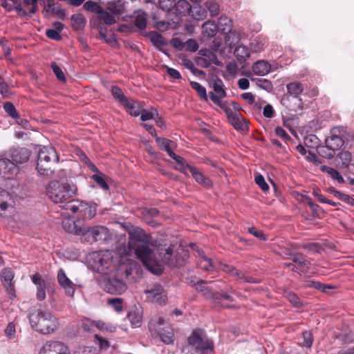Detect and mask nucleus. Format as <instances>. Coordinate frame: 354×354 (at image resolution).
<instances>
[{"instance_id":"f257e3e1","label":"nucleus","mask_w":354,"mask_h":354,"mask_svg":"<svg viewBox=\"0 0 354 354\" xmlns=\"http://www.w3.org/2000/svg\"><path fill=\"white\" fill-rule=\"evenodd\" d=\"M128 233L130 239L129 245L134 250L138 259L150 272L160 274L162 267L156 259L153 250L149 246H153L152 237L138 227H132Z\"/></svg>"},{"instance_id":"f03ea898","label":"nucleus","mask_w":354,"mask_h":354,"mask_svg":"<svg viewBox=\"0 0 354 354\" xmlns=\"http://www.w3.org/2000/svg\"><path fill=\"white\" fill-rule=\"evenodd\" d=\"M28 319L32 328L42 335L52 334L59 326L58 319L48 309H37L29 313Z\"/></svg>"},{"instance_id":"7ed1b4c3","label":"nucleus","mask_w":354,"mask_h":354,"mask_svg":"<svg viewBox=\"0 0 354 354\" xmlns=\"http://www.w3.org/2000/svg\"><path fill=\"white\" fill-rule=\"evenodd\" d=\"M59 161L55 149L51 146H44L39 149L37 169L44 176H50L53 174L52 166Z\"/></svg>"},{"instance_id":"20e7f679","label":"nucleus","mask_w":354,"mask_h":354,"mask_svg":"<svg viewBox=\"0 0 354 354\" xmlns=\"http://www.w3.org/2000/svg\"><path fill=\"white\" fill-rule=\"evenodd\" d=\"M77 191L75 185L68 183H59L57 180L51 181L47 188V196L54 203H63L73 196Z\"/></svg>"},{"instance_id":"39448f33","label":"nucleus","mask_w":354,"mask_h":354,"mask_svg":"<svg viewBox=\"0 0 354 354\" xmlns=\"http://www.w3.org/2000/svg\"><path fill=\"white\" fill-rule=\"evenodd\" d=\"M209 97L211 100L216 105H218L222 110H223L228 118L230 123L236 130L245 131L248 129V124L243 115L239 113H233L232 109L228 106L227 101H222L219 97L216 95L212 91L209 92Z\"/></svg>"},{"instance_id":"423d86ee","label":"nucleus","mask_w":354,"mask_h":354,"mask_svg":"<svg viewBox=\"0 0 354 354\" xmlns=\"http://www.w3.org/2000/svg\"><path fill=\"white\" fill-rule=\"evenodd\" d=\"M109 230L101 225L95 227L80 226L77 228L75 234L81 236V241L92 244L99 241H104L107 239Z\"/></svg>"},{"instance_id":"0eeeda50","label":"nucleus","mask_w":354,"mask_h":354,"mask_svg":"<svg viewBox=\"0 0 354 354\" xmlns=\"http://www.w3.org/2000/svg\"><path fill=\"white\" fill-rule=\"evenodd\" d=\"M89 264L92 269L102 274H106L113 269V262L109 252H95L90 254Z\"/></svg>"},{"instance_id":"6e6552de","label":"nucleus","mask_w":354,"mask_h":354,"mask_svg":"<svg viewBox=\"0 0 354 354\" xmlns=\"http://www.w3.org/2000/svg\"><path fill=\"white\" fill-rule=\"evenodd\" d=\"M188 342L201 354H213V343L202 330H194L188 337Z\"/></svg>"},{"instance_id":"1a4fd4ad","label":"nucleus","mask_w":354,"mask_h":354,"mask_svg":"<svg viewBox=\"0 0 354 354\" xmlns=\"http://www.w3.org/2000/svg\"><path fill=\"white\" fill-rule=\"evenodd\" d=\"M346 131L343 127H335L330 129V136L325 140V145L336 153L344 145Z\"/></svg>"},{"instance_id":"9d476101","label":"nucleus","mask_w":354,"mask_h":354,"mask_svg":"<svg viewBox=\"0 0 354 354\" xmlns=\"http://www.w3.org/2000/svg\"><path fill=\"white\" fill-rule=\"evenodd\" d=\"M147 298L149 301L156 302L160 305L166 304L167 296L164 292V289L160 284H154L151 289L145 290Z\"/></svg>"},{"instance_id":"9b49d317","label":"nucleus","mask_w":354,"mask_h":354,"mask_svg":"<svg viewBox=\"0 0 354 354\" xmlns=\"http://www.w3.org/2000/svg\"><path fill=\"white\" fill-rule=\"evenodd\" d=\"M15 274L10 268H4L1 272V280L6 292L12 297H15V290L12 280Z\"/></svg>"},{"instance_id":"f8f14e48","label":"nucleus","mask_w":354,"mask_h":354,"mask_svg":"<svg viewBox=\"0 0 354 354\" xmlns=\"http://www.w3.org/2000/svg\"><path fill=\"white\" fill-rule=\"evenodd\" d=\"M104 289L111 294L120 295L127 290V285L119 279L109 278L106 279Z\"/></svg>"},{"instance_id":"ddd939ff","label":"nucleus","mask_w":354,"mask_h":354,"mask_svg":"<svg viewBox=\"0 0 354 354\" xmlns=\"http://www.w3.org/2000/svg\"><path fill=\"white\" fill-rule=\"evenodd\" d=\"M165 324V321L160 318L158 322V333L162 342L169 344L174 342V333L173 328L168 324L161 327Z\"/></svg>"},{"instance_id":"4468645a","label":"nucleus","mask_w":354,"mask_h":354,"mask_svg":"<svg viewBox=\"0 0 354 354\" xmlns=\"http://www.w3.org/2000/svg\"><path fill=\"white\" fill-rule=\"evenodd\" d=\"M18 172V167L7 158H0V175L4 178H10Z\"/></svg>"},{"instance_id":"2eb2a0df","label":"nucleus","mask_w":354,"mask_h":354,"mask_svg":"<svg viewBox=\"0 0 354 354\" xmlns=\"http://www.w3.org/2000/svg\"><path fill=\"white\" fill-rule=\"evenodd\" d=\"M68 348L64 343L59 341L47 342L41 347L39 354H62Z\"/></svg>"},{"instance_id":"dca6fc26","label":"nucleus","mask_w":354,"mask_h":354,"mask_svg":"<svg viewBox=\"0 0 354 354\" xmlns=\"http://www.w3.org/2000/svg\"><path fill=\"white\" fill-rule=\"evenodd\" d=\"M30 151L26 147L15 148L11 150L10 156L12 162L17 165L24 164L29 160Z\"/></svg>"},{"instance_id":"f3484780","label":"nucleus","mask_w":354,"mask_h":354,"mask_svg":"<svg viewBox=\"0 0 354 354\" xmlns=\"http://www.w3.org/2000/svg\"><path fill=\"white\" fill-rule=\"evenodd\" d=\"M57 280L59 285L65 290L66 294L70 297H73L75 292L74 284L67 277L62 268H60L57 272Z\"/></svg>"},{"instance_id":"a211bd4d","label":"nucleus","mask_w":354,"mask_h":354,"mask_svg":"<svg viewBox=\"0 0 354 354\" xmlns=\"http://www.w3.org/2000/svg\"><path fill=\"white\" fill-rule=\"evenodd\" d=\"M223 272L227 273L230 276L233 277L236 279H243L244 281L248 283H258L259 281L250 277L249 276H246L243 272L235 268L234 267L225 264L223 266Z\"/></svg>"},{"instance_id":"6ab92c4d","label":"nucleus","mask_w":354,"mask_h":354,"mask_svg":"<svg viewBox=\"0 0 354 354\" xmlns=\"http://www.w3.org/2000/svg\"><path fill=\"white\" fill-rule=\"evenodd\" d=\"M294 263L298 267L301 273H306L310 270L311 263L301 253H295L291 254L290 258Z\"/></svg>"},{"instance_id":"aec40b11","label":"nucleus","mask_w":354,"mask_h":354,"mask_svg":"<svg viewBox=\"0 0 354 354\" xmlns=\"http://www.w3.org/2000/svg\"><path fill=\"white\" fill-rule=\"evenodd\" d=\"M197 264L198 266L205 271H212L214 270V266L212 263V259L205 254L202 250H196Z\"/></svg>"},{"instance_id":"412c9836","label":"nucleus","mask_w":354,"mask_h":354,"mask_svg":"<svg viewBox=\"0 0 354 354\" xmlns=\"http://www.w3.org/2000/svg\"><path fill=\"white\" fill-rule=\"evenodd\" d=\"M194 180L205 187L209 188L212 186V181L205 177L197 168L191 166L188 169Z\"/></svg>"},{"instance_id":"4be33fe9","label":"nucleus","mask_w":354,"mask_h":354,"mask_svg":"<svg viewBox=\"0 0 354 354\" xmlns=\"http://www.w3.org/2000/svg\"><path fill=\"white\" fill-rule=\"evenodd\" d=\"M217 29L225 35V40L229 41L232 33V25L231 20L227 17H221L218 21Z\"/></svg>"},{"instance_id":"5701e85b","label":"nucleus","mask_w":354,"mask_h":354,"mask_svg":"<svg viewBox=\"0 0 354 354\" xmlns=\"http://www.w3.org/2000/svg\"><path fill=\"white\" fill-rule=\"evenodd\" d=\"M211 87L214 91L213 93L217 95L221 100L222 98L227 96V93L224 88L223 82L218 77L216 76L212 80Z\"/></svg>"},{"instance_id":"b1692460","label":"nucleus","mask_w":354,"mask_h":354,"mask_svg":"<svg viewBox=\"0 0 354 354\" xmlns=\"http://www.w3.org/2000/svg\"><path fill=\"white\" fill-rule=\"evenodd\" d=\"M128 319L133 328H138L142 324V313L140 309L135 307L128 313Z\"/></svg>"},{"instance_id":"393cba45","label":"nucleus","mask_w":354,"mask_h":354,"mask_svg":"<svg viewBox=\"0 0 354 354\" xmlns=\"http://www.w3.org/2000/svg\"><path fill=\"white\" fill-rule=\"evenodd\" d=\"M271 68L270 64L264 60H259L255 62L252 66V71L254 74L264 76L270 73Z\"/></svg>"},{"instance_id":"a878e982","label":"nucleus","mask_w":354,"mask_h":354,"mask_svg":"<svg viewBox=\"0 0 354 354\" xmlns=\"http://www.w3.org/2000/svg\"><path fill=\"white\" fill-rule=\"evenodd\" d=\"M156 142L159 148L167 151L169 156L170 152H174L172 149L176 147V143L172 140L165 138L158 137L156 139Z\"/></svg>"},{"instance_id":"bb28decb","label":"nucleus","mask_w":354,"mask_h":354,"mask_svg":"<svg viewBox=\"0 0 354 354\" xmlns=\"http://www.w3.org/2000/svg\"><path fill=\"white\" fill-rule=\"evenodd\" d=\"M147 37L157 48H160L167 44V40L157 32L150 31L147 33Z\"/></svg>"},{"instance_id":"cd10ccee","label":"nucleus","mask_w":354,"mask_h":354,"mask_svg":"<svg viewBox=\"0 0 354 354\" xmlns=\"http://www.w3.org/2000/svg\"><path fill=\"white\" fill-rule=\"evenodd\" d=\"M169 156L172 159H174L178 164V167H176V169L179 170L180 172L183 173L184 174H187V171L189 169V167H190L191 165L187 164L183 157L176 155L174 152H170Z\"/></svg>"},{"instance_id":"c85d7f7f","label":"nucleus","mask_w":354,"mask_h":354,"mask_svg":"<svg viewBox=\"0 0 354 354\" xmlns=\"http://www.w3.org/2000/svg\"><path fill=\"white\" fill-rule=\"evenodd\" d=\"M207 282L205 281H201L198 282L196 285V290L202 292L203 295L205 296L207 299H217L219 297L218 295H214V292H213L212 290L210 289L208 286H207Z\"/></svg>"},{"instance_id":"c756f323","label":"nucleus","mask_w":354,"mask_h":354,"mask_svg":"<svg viewBox=\"0 0 354 354\" xmlns=\"http://www.w3.org/2000/svg\"><path fill=\"white\" fill-rule=\"evenodd\" d=\"M46 290H48L49 295H52L55 292V289L51 286L50 283L42 285L41 286L37 287L36 297L39 301H43L46 299Z\"/></svg>"},{"instance_id":"7c9ffc66","label":"nucleus","mask_w":354,"mask_h":354,"mask_svg":"<svg viewBox=\"0 0 354 354\" xmlns=\"http://www.w3.org/2000/svg\"><path fill=\"white\" fill-rule=\"evenodd\" d=\"M162 255V260L164 263L175 266H179L183 264V259L179 261H176V262L173 260V250L170 248L165 250V252L163 254H161Z\"/></svg>"},{"instance_id":"2f4dec72","label":"nucleus","mask_w":354,"mask_h":354,"mask_svg":"<svg viewBox=\"0 0 354 354\" xmlns=\"http://www.w3.org/2000/svg\"><path fill=\"white\" fill-rule=\"evenodd\" d=\"M288 93L295 97H297L304 91V86L300 82H295L289 83L286 85Z\"/></svg>"},{"instance_id":"473e14b6","label":"nucleus","mask_w":354,"mask_h":354,"mask_svg":"<svg viewBox=\"0 0 354 354\" xmlns=\"http://www.w3.org/2000/svg\"><path fill=\"white\" fill-rule=\"evenodd\" d=\"M328 192L333 194L334 196L339 198L340 201L345 202L346 203L354 206V199L351 198L349 195L342 193L333 187H330L328 189Z\"/></svg>"},{"instance_id":"72a5a7b5","label":"nucleus","mask_w":354,"mask_h":354,"mask_svg":"<svg viewBox=\"0 0 354 354\" xmlns=\"http://www.w3.org/2000/svg\"><path fill=\"white\" fill-rule=\"evenodd\" d=\"M320 169L322 171L327 173L333 179L336 180L339 184L344 183L343 177L337 170L326 165H322Z\"/></svg>"},{"instance_id":"f704fd0d","label":"nucleus","mask_w":354,"mask_h":354,"mask_svg":"<svg viewBox=\"0 0 354 354\" xmlns=\"http://www.w3.org/2000/svg\"><path fill=\"white\" fill-rule=\"evenodd\" d=\"M306 288H312L317 290H320L323 292H328V290L333 288L331 286L322 283L319 281H315L313 280H306L304 281V285Z\"/></svg>"},{"instance_id":"c9c22d12","label":"nucleus","mask_w":354,"mask_h":354,"mask_svg":"<svg viewBox=\"0 0 354 354\" xmlns=\"http://www.w3.org/2000/svg\"><path fill=\"white\" fill-rule=\"evenodd\" d=\"M24 1L27 11L23 9L21 6H19L17 7L19 13L22 12L24 15H26L27 12L33 14L36 12L37 7V0H24Z\"/></svg>"},{"instance_id":"e433bc0d","label":"nucleus","mask_w":354,"mask_h":354,"mask_svg":"<svg viewBox=\"0 0 354 354\" xmlns=\"http://www.w3.org/2000/svg\"><path fill=\"white\" fill-rule=\"evenodd\" d=\"M98 15L100 19L106 24L111 25L116 22V17L106 9L104 10L101 8L98 12Z\"/></svg>"},{"instance_id":"4c0bfd02","label":"nucleus","mask_w":354,"mask_h":354,"mask_svg":"<svg viewBox=\"0 0 354 354\" xmlns=\"http://www.w3.org/2000/svg\"><path fill=\"white\" fill-rule=\"evenodd\" d=\"M111 93L113 97L118 100L122 105L127 104L129 103V100L124 95L122 89L118 86H113L111 87Z\"/></svg>"},{"instance_id":"58836bf2","label":"nucleus","mask_w":354,"mask_h":354,"mask_svg":"<svg viewBox=\"0 0 354 354\" xmlns=\"http://www.w3.org/2000/svg\"><path fill=\"white\" fill-rule=\"evenodd\" d=\"M96 214V207L85 202V207H83L80 217L83 219H92Z\"/></svg>"},{"instance_id":"ea45409f","label":"nucleus","mask_w":354,"mask_h":354,"mask_svg":"<svg viewBox=\"0 0 354 354\" xmlns=\"http://www.w3.org/2000/svg\"><path fill=\"white\" fill-rule=\"evenodd\" d=\"M214 295L219 296V297L217 299H211L212 300H213L214 301V303L216 304L220 305L222 307L227 308L232 307V306H225V305L221 304V301L223 299H225V300H227L229 301H234V298L230 293L224 292V291H221L220 292H214Z\"/></svg>"},{"instance_id":"a19ab883","label":"nucleus","mask_w":354,"mask_h":354,"mask_svg":"<svg viewBox=\"0 0 354 354\" xmlns=\"http://www.w3.org/2000/svg\"><path fill=\"white\" fill-rule=\"evenodd\" d=\"M339 164L342 168H348L352 162V154L348 151H342L338 155Z\"/></svg>"},{"instance_id":"79ce46f5","label":"nucleus","mask_w":354,"mask_h":354,"mask_svg":"<svg viewBox=\"0 0 354 354\" xmlns=\"http://www.w3.org/2000/svg\"><path fill=\"white\" fill-rule=\"evenodd\" d=\"M83 207H85L84 201H75L68 203L66 209L71 211L74 214H79L80 215Z\"/></svg>"},{"instance_id":"37998d69","label":"nucleus","mask_w":354,"mask_h":354,"mask_svg":"<svg viewBox=\"0 0 354 354\" xmlns=\"http://www.w3.org/2000/svg\"><path fill=\"white\" fill-rule=\"evenodd\" d=\"M217 30V26L210 21H207L203 25V33L207 37H214Z\"/></svg>"},{"instance_id":"c03bdc74","label":"nucleus","mask_w":354,"mask_h":354,"mask_svg":"<svg viewBox=\"0 0 354 354\" xmlns=\"http://www.w3.org/2000/svg\"><path fill=\"white\" fill-rule=\"evenodd\" d=\"M191 87L195 90L201 99L205 102L208 101V97L206 92V88L203 86L201 84L197 82H190Z\"/></svg>"},{"instance_id":"a18cd8bd","label":"nucleus","mask_w":354,"mask_h":354,"mask_svg":"<svg viewBox=\"0 0 354 354\" xmlns=\"http://www.w3.org/2000/svg\"><path fill=\"white\" fill-rule=\"evenodd\" d=\"M71 19L73 28L80 30L84 27L86 20L81 14L73 15Z\"/></svg>"},{"instance_id":"49530a36","label":"nucleus","mask_w":354,"mask_h":354,"mask_svg":"<svg viewBox=\"0 0 354 354\" xmlns=\"http://www.w3.org/2000/svg\"><path fill=\"white\" fill-rule=\"evenodd\" d=\"M106 9L108 10L114 16L118 17L122 13L123 7L120 3L109 2L106 6Z\"/></svg>"},{"instance_id":"de8ad7c7","label":"nucleus","mask_w":354,"mask_h":354,"mask_svg":"<svg viewBox=\"0 0 354 354\" xmlns=\"http://www.w3.org/2000/svg\"><path fill=\"white\" fill-rule=\"evenodd\" d=\"M50 67L55 75L57 79L61 82H66V78L63 72L62 69L55 62H52L50 64Z\"/></svg>"},{"instance_id":"09e8293b","label":"nucleus","mask_w":354,"mask_h":354,"mask_svg":"<svg viewBox=\"0 0 354 354\" xmlns=\"http://www.w3.org/2000/svg\"><path fill=\"white\" fill-rule=\"evenodd\" d=\"M5 112L11 118L17 119L19 115L14 104L10 102H6L3 104Z\"/></svg>"},{"instance_id":"8fccbe9b","label":"nucleus","mask_w":354,"mask_h":354,"mask_svg":"<svg viewBox=\"0 0 354 354\" xmlns=\"http://www.w3.org/2000/svg\"><path fill=\"white\" fill-rule=\"evenodd\" d=\"M176 10L180 13V14H187L191 10V6L188 1L186 0H179L176 4Z\"/></svg>"},{"instance_id":"3c124183","label":"nucleus","mask_w":354,"mask_h":354,"mask_svg":"<svg viewBox=\"0 0 354 354\" xmlns=\"http://www.w3.org/2000/svg\"><path fill=\"white\" fill-rule=\"evenodd\" d=\"M92 178L104 190H107L109 189V185L105 181L104 176L102 173L99 172L93 175Z\"/></svg>"},{"instance_id":"603ef678","label":"nucleus","mask_w":354,"mask_h":354,"mask_svg":"<svg viewBox=\"0 0 354 354\" xmlns=\"http://www.w3.org/2000/svg\"><path fill=\"white\" fill-rule=\"evenodd\" d=\"M205 6L212 17H216L219 15L220 6L218 3L214 1H209L205 3Z\"/></svg>"},{"instance_id":"864d4df0","label":"nucleus","mask_w":354,"mask_h":354,"mask_svg":"<svg viewBox=\"0 0 354 354\" xmlns=\"http://www.w3.org/2000/svg\"><path fill=\"white\" fill-rule=\"evenodd\" d=\"M318 153L320 156L327 159H330L335 155V152H334L332 149L328 148L326 145L318 149Z\"/></svg>"},{"instance_id":"5fc2aeb1","label":"nucleus","mask_w":354,"mask_h":354,"mask_svg":"<svg viewBox=\"0 0 354 354\" xmlns=\"http://www.w3.org/2000/svg\"><path fill=\"white\" fill-rule=\"evenodd\" d=\"M10 199L9 193L0 189V209L5 211L8 208V200Z\"/></svg>"},{"instance_id":"6e6d98bb","label":"nucleus","mask_w":354,"mask_h":354,"mask_svg":"<svg viewBox=\"0 0 354 354\" xmlns=\"http://www.w3.org/2000/svg\"><path fill=\"white\" fill-rule=\"evenodd\" d=\"M124 107L128 109L129 113L133 116H138L141 114L142 111L140 108L136 105V102H131L129 101V103L127 104H123Z\"/></svg>"},{"instance_id":"4d7b16f0","label":"nucleus","mask_w":354,"mask_h":354,"mask_svg":"<svg viewBox=\"0 0 354 354\" xmlns=\"http://www.w3.org/2000/svg\"><path fill=\"white\" fill-rule=\"evenodd\" d=\"M234 53L237 57L243 59H245L250 56V52L248 48L245 46H239L236 47Z\"/></svg>"},{"instance_id":"13d9d810","label":"nucleus","mask_w":354,"mask_h":354,"mask_svg":"<svg viewBox=\"0 0 354 354\" xmlns=\"http://www.w3.org/2000/svg\"><path fill=\"white\" fill-rule=\"evenodd\" d=\"M286 297L288 299V301L296 307H299L301 306L302 303L299 298V297L292 292H288L286 293Z\"/></svg>"},{"instance_id":"bf43d9fd","label":"nucleus","mask_w":354,"mask_h":354,"mask_svg":"<svg viewBox=\"0 0 354 354\" xmlns=\"http://www.w3.org/2000/svg\"><path fill=\"white\" fill-rule=\"evenodd\" d=\"M135 26L140 30H142L146 28L147 25V17L145 14L138 15L135 21Z\"/></svg>"},{"instance_id":"052dcab7","label":"nucleus","mask_w":354,"mask_h":354,"mask_svg":"<svg viewBox=\"0 0 354 354\" xmlns=\"http://www.w3.org/2000/svg\"><path fill=\"white\" fill-rule=\"evenodd\" d=\"M83 8L87 11H91L92 12H95L97 14L100 10L101 9V8L97 5V3L92 1H86L84 4Z\"/></svg>"},{"instance_id":"680f3d73","label":"nucleus","mask_w":354,"mask_h":354,"mask_svg":"<svg viewBox=\"0 0 354 354\" xmlns=\"http://www.w3.org/2000/svg\"><path fill=\"white\" fill-rule=\"evenodd\" d=\"M122 299L114 298L110 299L107 301V304L113 307L116 311L119 312L122 309Z\"/></svg>"},{"instance_id":"e2e57ef3","label":"nucleus","mask_w":354,"mask_h":354,"mask_svg":"<svg viewBox=\"0 0 354 354\" xmlns=\"http://www.w3.org/2000/svg\"><path fill=\"white\" fill-rule=\"evenodd\" d=\"M255 183L259 185V187L264 192H266L269 189V186L265 180L264 177L261 175H257L254 178Z\"/></svg>"},{"instance_id":"0e129e2a","label":"nucleus","mask_w":354,"mask_h":354,"mask_svg":"<svg viewBox=\"0 0 354 354\" xmlns=\"http://www.w3.org/2000/svg\"><path fill=\"white\" fill-rule=\"evenodd\" d=\"M184 48L187 51L196 52L198 48V45L194 39H189L184 44Z\"/></svg>"},{"instance_id":"69168bd1","label":"nucleus","mask_w":354,"mask_h":354,"mask_svg":"<svg viewBox=\"0 0 354 354\" xmlns=\"http://www.w3.org/2000/svg\"><path fill=\"white\" fill-rule=\"evenodd\" d=\"M94 338L95 344L99 346L101 349L106 350L109 347V342L106 339L102 338L97 335H95Z\"/></svg>"},{"instance_id":"338daca9","label":"nucleus","mask_w":354,"mask_h":354,"mask_svg":"<svg viewBox=\"0 0 354 354\" xmlns=\"http://www.w3.org/2000/svg\"><path fill=\"white\" fill-rule=\"evenodd\" d=\"M62 227L66 232H74L77 228H79L75 222L71 223L70 221H65L62 222Z\"/></svg>"},{"instance_id":"774afa93","label":"nucleus","mask_w":354,"mask_h":354,"mask_svg":"<svg viewBox=\"0 0 354 354\" xmlns=\"http://www.w3.org/2000/svg\"><path fill=\"white\" fill-rule=\"evenodd\" d=\"M304 342L301 345L306 347H310L312 346L313 338L310 331H304L303 333Z\"/></svg>"}]
</instances>
